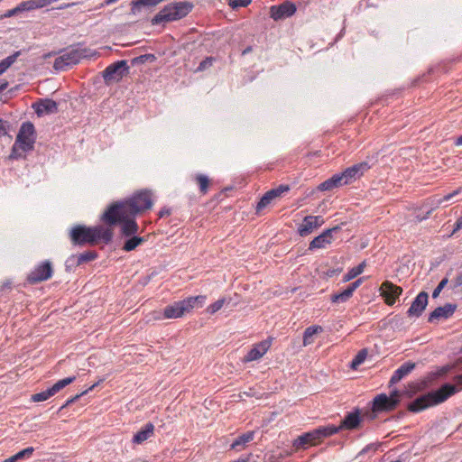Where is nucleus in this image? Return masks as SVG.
Segmentation results:
<instances>
[{"instance_id":"f257e3e1","label":"nucleus","mask_w":462,"mask_h":462,"mask_svg":"<svg viewBox=\"0 0 462 462\" xmlns=\"http://www.w3.org/2000/svg\"><path fill=\"white\" fill-rule=\"evenodd\" d=\"M152 206L151 193L147 190L140 191L128 199L112 204L103 214L102 219L109 226H113L117 219L113 218L111 213L116 209H121V217L125 219L134 217L135 215L150 209Z\"/></svg>"},{"instance_id":"f03ea898","label":"nucleus","mask_w":462,"mask_h":462,"mask_svg":"<svg viewBox=\"0 0 462 462\" xmlns=\"http://www.w3.org/2000/svg\"><path fill=\"white\" fill-rule=\"evenodd\" d=\"M455 384L446 383L439 390L430 392L423 396L417 398L408 406L409 411L418 412L428 407L439 404L445 402L448 397L452 396L462 389V374L454 378Z\"/></svg>"},{"instance_id":"7ed1b4c3","label":"nucleus","mask_w":462,"mask_h":462,"mask_svg":"<svg viewBox=\"0 0 462 462\" xmlns=\"http://www.w3.org/2000/svg\"><path fill=\"white\" fill-rule=\"evenodd\" d=\"M113 229L111 226L102 225L93 227L86 226H76L70 230V239L75 245H83L88 243L95 245L98 241L108 244L113 238Z\"/></svg>"},{"instance_id":"20e7f679","label":"nucleus","mask_w":462,"mask_h":462,"mask_svg":"<svg viewBox=\"0 0 462 462\" xmlns=\"http://www.w3.org/2000/svg\"><path fill=\"white\" fill-rule=\"evenodd\" d=\"M192 9L193 4L188 1L170 3L152 18L151 23L152 25H158L180 20L187 16Z\"/></svg>"},{"instance_id":"39448f33","label":"nucleus","mask_w":462,"mask_h":462,"mask_svg":"<svg viewBox=\"0 0 462 462\" xmlns=\"http://www.w3.org/2000/svg\"><path fill=\"white\" fill-rule=\"evenodd\" d=\"M60 55L57 57L53 63L55 70H66L80 62L83 58L88 56V50L83 48L80 44L70 45L60 51Z\"/></svg>"},{"instance_id":"423d86ee","label":"nucleus","mask_w":462,"mask_h":462,"mask_svg":"<svg viewBox=\"0 0 462 462\" xmlns=\"http://www.w3.org/2000/svg\"><path fill=\"white\" fill-rule=\"evenodd\" d=\"M204 296L191 297L187 300L175 302L173 305L168 306L164 310V317L166 319H178L185 313L189 312L199 300H204Z\"/></svg>"},{"instance_id":"0eeeda50","label":"nucleus","mask_w":462,"mask_h":462,"mask_svg":"<svg viewBox=\"0 0 462 462\" xmlns=\"http://www.w3.org/2000/svg\"><path fill=\"white\" fill-rule=\"evenodd\" d=\"M129 66L126 60H118L107 66L102 72L105 83L106 85L112 82L120 81L123 77L128 73Z\"/></svg>"},{"instance_id":"6e6552de","label":"nucleus","mask_w":462,"mask_h":462,"mask_svg":"<svg viewBox=\"0 0 462 462\" xmlns=\"http://www.w3.org/2000/svg\"><path fill=\"white\" fill-rule=\"evenodd\" d=\"M76 377H68L62 380L58 381L56 383L52 385L50 389L32 394L31 397V400L34 402H44L48 400L50 397L56 394L58 392H60L61 389H63L65 386L69 385V383H73L75 381Z\"/></svg>"},{"instance_id":"1a4fd4ad","label":"nucleus","mask_w":462,"mask_h":462,"mask_svg":"<svg viewBox=\"0 0 462 462\" xmlns=\"http://www.w3.org/2000/svg\"><path fill=\"white\" fill-rule=\"evenodd\" d=\"M52 266L50 261H45L38 265L29 275L28 281L32 284L46 281L51 277Z\"/></svg>"},{"instance_id":"9d476101","label":"nucleus","mask_w":462,"mask_h":462,"mask_svg":"<svg viewBox=\"0 0 462 462\" xmlns=\"http://www.w3.org/2000/svg\"><path fill=\"white\" fill-rule=\"evenodd\" d=\"M379 291L381 296L384 298L385 303L389 306L393 305L396 299L402 292V289L400 286H397L389 281L383 282Z\"/></svg>"},{"instance_id":"9b49d317","label":"nucleus","mask_w":462,"mask_h":462,"mask_svg":"<svg viewBox=\"0 0 462 462\" xmlns=\"http://www.w3.org/2000/svg\"><path fill=\"white\" fill-rule=\"evenodd\" d=\"M36 139L34 125L31 122L22 124L14 144H33Z\"/></svg>"},{"instance_id":"f8f14e48","label":"nucleus","mask_w":462,"mask_h":462,"mask_svg":"<svg viewBox=\"0 0 462 462\" xmlns=\"http://www.w3.org/2000/svg\"><path fill=\"white\" fill-rule=\"evenodd\" d=\"M368 169L369 166L366 162H360L347 168L344 172L338 175L343 185H346L350 183L353 180L360 178Z\"/></svg>"},{"instance_id":"ddd939ff","label":"nucleus","mask_w":462,"mask_h":462,"mask_svg":"<svg viewBox=\"0 0 462 462\" xmlns=\"http://www.w3.org/2000/svg\"><path fill=\"white\" fill-rule=\"evenodd\" d=\"M338 230H340V226H334L332 228H328V229L325 230L322 234H320L319 236L315 237L310 243L309 249L310 250H314V249L326 248L327 245H330L332 240H333L332 234L334 232H337Z\"/></svg>"},{"instance_id":"4468645a","label":"nucleus","mask_w":462,"mask_h":462,"mask_svg":"<svg viewBox=\"0 0 462 462\" xmlns=\"http://www.w3.org/2000/svg\"><path fill=\"white\" fill-rule=\"evenodd\" d=\"M120 211L121 209H116V211L111 213L112 217L117 219L114 225L122 223V233L125 236H130L135 234L138 231V226L134 220V217H125L124 219L121 217Z\"/></svg>"},{"instance_id":"2eb2a0df","label":"nucleus","mask_w":462,"mask_h":462,"mask_svg":"<svg viewBox=\"0 0 462 462\" xmlns=\"http://www.w3.org/2000/svg\"><path fill=\"white\" fill-rule=\"evenodd\" d=\"M290 189L288 185H280L276 189H273L267 191L260 199L256 206V212H260L262 209L266 208L273 200L281 197L284 192H287Z\"/></svg>"},{"instance_id":"dca6fc26","label":"nucleus","mask_w":462,"mask_h":462,"mask_svg":"<svg viewBox=\"0 0 462 462\" xmlns=\"http://www.w3.org/2000/svg\"><path fill=\"white\" fill-rule=\"evenodd\" d=\"M296 12V6L291 2H284L279 5H273L270 9L271 17L277 21L291 16Z\"/></svg>"},{"instance_id":"f3484780","label":"nucleus","mask_w":462,"mask_h":462,"mask_svg":"<svg viewBox=\"0 0 462 462\" xmlns=\"http://www.w3.org/2000/svg\"><path fill=\"white\" fill-rule=\"evenodd\" d=\"M324 220L319 216H307L302 224L299 226L298 232L300 236H306L311 234L316 228L319 227Z\"/></svg>"},{"instance_id":"a211bd4d","label":"nucleus","mask_w":462,"mask_h":462,"mask_svg":"<svg viewBox=\"0 0 462 462\" xmlns=\"http://www.w3.org/2000/svg\"><path fill=\"white\" fill-rule=\"evenodd\" d=\"M271 346V340L266 339L256 345L248 352V354L244 357V362H252L255 360H259L263 355L268 351Z\"/></svg>"},{"instance_id":"6ab92c4d","label":"nucleus","mask_w":462,"mask_h":462,"mask_svg":"<svg viewBox=\"0 0 462 462\" xmlns=\"http://www.w3.org/2000/svg\"><path fill=\"white\" fill-rule=\"evenodd\" d=\"M32 107L34 108L35 113L39 116L51 115L58 112V104L56 101L52 99H42L35 104H33Z\"/></svg>"},{"instance_id":"aec40b11","label":"nucleus","mask_w":462,"mask_h":462,"mask_svg":"<svg viewBox=\"0 0 462 462\" xmlns=\"http://www.w3.org/2000/svg\"><path fill=\"white\" fill-rule=\"evenodd\" d=\"M319 431H310V432H308V433H305L300 437H298L294 441H293V447L295 448L296 450L298 449H305L308 448V446L310 445H316L319 439Z\"/></svg>"},{"instance_id":"412c9836","label":"nucleus","mask_w":462,"mask_h":462,"mask_svg":"<svg viewBox=\"0 0 462 462\" xmlns=\"http://www.w3.org/2000/svg\"><path fill=\"white\" fill-rule=\"evenodd\" d=\"M398 402L397 399L389 398L386 394H379L374 400V411H392Z\"/></svg>"},{"instance_id":"4be33fe9","label":"nucleus","mask_w":462,"mask_h":462,"mask_svg":"<svg viewBox=\"0 0 462 462\" xmlns=\"http://www.w3.org/2000/svg\"><path fill=\"white\" fill-rule=\"evenodd\" d=\"M427 304L428 293L425 291H421L411 303V306L408 310V315L419 317L425 310Z\"/></svg>"},{"instance_id":"5701e85b","label":"nucleus","mask_w":462,"mask_h":462,"mask_svg":"<svg viewBox=\"0 0 462 462\" xmlns=\"http://www.w3.org/2000/svg\"><path fill=\"white\" fill-rule=\"evenodd\" d=\"M457 306L454 304L448 303L442 307H438L435 309L429 317V321L432 322L435 319H439L441 318H448L450 317L456 310Z\"/></svg>"},{"instance_id":"b1692460","label":"nucleus","mask_w":462,"mask_h":462,"mask_svg":"<svg viewBox=\"0 0 462 462\" xmlns=\"http://www.w3.org/2000/svg\"><path fill=\"white\" fill-rule=\"evenodd\" d=\"M254 431H247L238 436L231 444L230 449L236 451H241L245 449L247 447L248 443L254 440Z\"/></svg>"},{"instance_id":"393cba45","label":"nucleus","mask_w":462,"mask_h":462,"mask_svg":"<svg viewBox=\"0 0 462 462\" xmlns=\"http://www.w3.org/2000/svg\"><path fill=\"white\" fill-rule=\"evenodd\" d=\"M415 363L408 362L398 368L390 380V385L395 384L400 382L404 376L409 374L414 368Z\"/></svg>"},{"instance_id":"a878e982","label":"nucleus","mask_w":462,"mask_h":462,"mask_svg":"<svg viewBox=\"0 0 462 462\" xmlns=\"http://www.w3.org/2000/svg\"><path fill=\"white\" fill-rule=\"evenodd\" d=\"M360 423V416L358 411L353 413H348L346 418L341 421L340 430L347 429L353 430L358 427Z\"/></svg>"},{"instance_id":"bb28decb","label":"nucleus","mask_w":462,"mask_h":462,"mask_svg":"<svg viewBox=\"0 0 462 462\" xmlns=\"http://www.w3.org/2000/svg\"><path fill=\"white\" fill-rule=\"evenodd\" d=\"M154 427L152 423H148L145 427L138 431L133 439L134 443L141 444L148 439L153 433Z\"/></svg>"},{"instance_id":"cd10ccee","label":"nucleus","mask_w":462,"mask_h":462,"mask_svg":"<svg viewBox=\"0 0 462 462\" xmlns=\"http://www.w3.org/2000/svg\"><path fill=\"white\" fill-rule=\"evenodd\" d=\"M343 183L338 174L334 175L332 178L325 180L318 186V189L320 191L331 190L334 188L342 186Z\"/></svg>"},{"instance_id":"c85d7f7f","label":"nucleus","mask_w":462,"mask_h":462,"mask_svg":"<svg viewBox=\"0 0 462 462\" xmlns=\"http://www.w3.org/2000/svg\"><path fill=\"white\" fill-rule=\"evenodd\" d=\"M457 193L458 190H456L453 193L448 194L439 199H429L422 204V207L430 206V208H433L434 210L435 208H439L444 201H448Z\"/></svg>"},{"instance_id":"c756f323","label":"nucleus","mask_w":462,"mask_h":462,"mask_svg":"<svg viewBox=\"0 0 462 462\" xmlns=\"http://www.w3.org/2000/svg\"><path fill=\"white\" fill-rule=\"evenodd\" d=\"M21 55V51H15L14 54L6 57L5 59L0 61V75L5 72L17 60V58Z\"/></svg>"},{"instance_id":"7c9ffc66","label":"nucleus","mask_w":462,"mask_h":462,"mask_svg":"<svg viewBox=\"0 0 462 462\" xmlns=\"http://www.w3.org/2000/svg\"><path fill=\"white\" fill-rule=\"evenodd\" d=\"M322 328L320 326L310 327L306 328L303 336V345L308 346L313 342V336L321 332Z\"/></svg>"},{"instance_id":"2f4dec72","label":"nucleus","mask_w":462,"mask_h":462,"mask_svg":"<svg viewBox=\"0 0 462 462\" xmlns=\"http://www.w3.org/2000/svg\"><path fill=\"white\" fill-rule=\"evenodd\" d=\"M366 266L365 261L362 262L360 264H358L356 267L352 268L348 271V273L344 276L343 281L345 282L351 281L352 279L356 278L359 274H361L365 267Z\"/></svg>"},{"instance_id":"473e14b6","label":"nucleus","mask_w":462,"mask_h":462,"mask_svg":"<svg viewBox=\"0 0 462 462\" xmlns=\"http://www.w3.org/2000/svg\"><path fill=\"white\" fill-rule=\"evenodd\" d=\"M367 355L368 350L366 348L361 349L351 362L350 367L353 370L357 369V367L365 362V358L367 357Z\"/></svg>"},{"instance_id":"72a5a7b5","label":"nucleus","mask_w":462,"mask_h":462,"mask_svg":"<svg viewBox=\"0 0 462 462\" xmlns=\"http://www.w3.org/2000/svg\"><path fill=\"white\" fill-rule=\"evenodd\" d=\"M33 146H13L12 152L9 155V159H18L23 156V154L31 151Z\"/></svg>"},{"instance_id":"f704fd0d","label":"nucleus","mask_w":462,"mask_h":462,"mask_svg":"<svg viewBox=\"0 0 462 462\" xmlns=\"http://www.w3.org/2000/svg\"><path fill=\"white\" fill-rule=\"evenodd\" d=\"M340 430V428L339 426L338 427H335V426H328V427H325V428H320V429H317L315 430V431H319V439L320 440L322 438H326V437H328V436H331L333 434H336L337 433L338 431Z\"/></svg>"},{"instance_id":"c9c22d12","label":"nucleus","mask_w":462,"mask_h":462,"mask_svg":"<svg viewBox=\"0 0 462 462\" xmlns=\"http://www.w3.org/2000/svg\"><path fill=\"white\" fill-rule=\"evenodd\" d=\"M144 239L143 237L134 236L125 243L123 249L127 252L132 251L135 249L139 245H141Z\"/></svg>"},{"instance_id":"e433bc0d","label":"nucleus","mask_w":462,"mask_h":462,"mask_svg":"<svg viewBox=\"0 0 462 462\" xmlns=\"http://www.w3.org/2000/svg\"><path fill=\"white\" fill-rule=\"evenodd\" d=\"M353 293L347 288L340 293L331 295V300L333 302H346L352 297Z\"/></svg>"},{"instance_id":"4c0bfd02","label":"nucleus","mask_w":462,"mask_h":462,"mask_svg":"<svg viewBox=\"0 0 462 462\" xmlns=\"http://www.w3.org/2000/svg\"><path fill=\"white\" fill-rule=\"evenodd\" d=\"M196 180L199 185V189L202 193H206L209 185V179L203 174H199L196 176Z\"/></svg>"},{"instance_id":"58836bf2","label":"nucleus","mask_w":462,"mask_h":462,"mask_svg":"<svg viewBox=\"0 0 462 462\" xmlns=\"http://www.w3.org/2000/svg\"><path fill=\"white\" fill-rule=\"evenodd\" d=\"M97 256V253L93 252V251H88V252L80 254L78 257V264L79 265L83 263L92 261V260L96 259Z\"/></svg>"},{"instance_id":"ea45409f","label":"nucleus","mask_w":462,"mask_h":462,"mask_svg":"<svg viewBox=\"0 0 462 462\" xmlns=\"http://www.w3.org/2000/svg\"><path fill=\"white\" fill-rule=\"evenodd\" d=\"M33 451H34V448L32 447H29V448H26L19 451L18 453L14 455L13 457L14 458L15 462H17L20 459H23L26 457H30L33 453Z\"/></svg>"},{"instance_id":"a19ab883","label":"nucleus","mask_w":462,"mask_h":462,"mask_svg":"<svg viewBox=\"0 0 462 462\" xmlns=\"http://www.w3.org/2000/svg\"><path fill=\"white\" fill-rule=\"evenodd\" d=\"M103 381V379H100L97 383H94L92 386H90L88 390L82 392L80 394H77L76 396L69 399L66 403L61 407V409L69 406V404L73 403L74 402H76L79 397H81L82 395L86 394L88 391H91L93 390L99 383H101Z\"/></svg>"},{"instance_id":"79ce46f5","label":"nucleus","mask_w":462,"mask_h":462,"mask_svg":"<svg viewBox=\"0 0 462 462\" xmlns=\"http://www.w3.org/2000/svg\"><path fill=\"white\" fill-rule=\"evenodd\" d=\"M225 299L218 300L215 301L213 304L209 305L207 309V311L210 314H214L223 307Z\"/></svg>"},{"instance_id":"37998d69","label":"nucleus","mask_w":462,"mask_h":462,"mask_svg":"<svg viewBox=\"0 0 462 462\" xmlns=\"http://www.w3.org/2000/svg\"><path fill=\"white\" fill-rule=\"evenodd\" d=\"M215 59L213 57H207L205 60H203L198 69H197V71H203L207 69H208L209 67H211L213 65V62H214Z\"/></svg>"},{"instance_id":"c03bdc74","label":"nucleus","mask_w":462,"mask_h":462,"mask_svg":"<svg viewBox=\"0 0 462 462\" xmlns=\"http://www.w3.org/2000/svg\"><path fill=\"white\" fill-rule=\"evenodd\" d=\"M19 7H20L21 12L31 11V10L37 9V5H35L34 0H29V1L22 2L19 5Z\"/></svg>"},{"instance_id":"a18cd8bd","label":"nucleus","mask_w":462,"mask_h":462,"mask_svg":"<svg viewBox=\"0 0 462 462\" xmlns=\"http://www.w3.org/2000/svg\"><path fill=\"white\" fill-rule=\"evenodd\" d=\"M252 0H233L229 5L236 9L239 7H246L251 4Z\"/></svg>"},{"instance_id":"49530a36","label":"nucleus","mask_w":462,"mask_h":462,"mask_svg":"<svg viewBox=\"0 0 462 462\" xmlns=\"http://www.w3.org/2000/svg\"><path fill=\"white\" fill-rule=\"evenodd\" d=\"M448 282V278L442 279L441 282L439 283V285L433 291L432 297L437 298L439 295L442 289L447 285Z\"/></svg>"},{"instance_id":"de8ad7c7","label":"nucleus","mask_w":462,"mask_h":462,"mask_svg":"<svg viewBox=\"0 0 462 462\" xmlns=\"http://www.w3.org/2000/svg\"><path fill=\"white\" fill-rule=\"evenodd\" d=\"M462 285V272L459 273L452 281H451V288L453 290L460 287Z\"/></svg>"},{"instance_id":"09e8293b","label":"nucleus","mask_w":462,"mask_h":462,"mask_svg":"<svg viewBox=\"0 0 462 462\" xmlns=\"http://www.w3.org/2000/svg\"><path fill=\"white\" fill-rule=\"evenodd\" d=\"M9 124L7 121L0 119V136L6 135Z\"/></svg>"},{"instance_id":"8fccbe9b","label":"nucleus","mask_w":462,"mask_h":462,"mask_svg":"<svg viewBox=\"0 0 462 462\" xmlns=\"http://www.w3.org/2000/svg\"><path fill=\"white\" fill-rule=\"evenodd\" d=\"M290 453H286L285 456H289ZM284 457L283 454L280 453L279 455H275V454H272L270 455L269 457V460L271 462H278L281 458H282Z\"/></svg>"},{"instance_id":"3c124183","label":"nucleus","mask_w":462,"mask_h":462,"mask_svg":"<svg viewBox=\"0 0 462 462\" xmlns=\"http://www.w3.org/2000/svg\"><path fill=\"white\" fill-rule=\"evenodd\" d=\"M432 211H433V208H430V209L426 212L425 216H422V217H421V215H417V216L415 217V218H416V220H417L418 222H421V221H423V220L427 219V218L430 217V215L432 213Z\"/></svg>"},{"instance_id":"603ef678","label":"nucleus","mask_w":462,"mask_h":462,"mask_svg":"<svg viewBox=\"0 0 462 462\" xmlns=\"http://www.w3.org/2000/svg\"><path fill=\"white\" fill-rule=\"evenodd\" d=\"M362 282V279H358L356 280V282H354L353 283H351L347 289L350 290V291L353 293L356 288H358V286L361 284Z\"/></svg>"},{"instance_id":"864d4df0","label":"nucleus","mask_w":462,"mask_h":462,"mask_svg":"<svg viewBox=\"0 0 462 462\" xmlns=\"http://www.w3.org/2000/svg\"><path fill=\"white\" fill-rule=\"evenodd\" d=\"M37 8H42L50 5V0H34Z\"/></svg>"},{"instance_id":"5fc2aeb1","label":"nucleus","mask_w":462,"mask_h":462,"mask_svg":"<svg viewBox=\"0 0 462 462\" xmlns=\"http://www.w3.org/2000/svg\"><path fill=\"white\" fill-rule=\"evenodd\" d=\"M256 395V392L254 390V389H249L248 392H244L242 393L239 394V398H244V396H246V397H252V396H255Z\"/></svg>"},{"instance_id":"6e6d98bb","label":"nucleus","mask_w":462,"mask_h":462,"mask_svg":"<svg viewBox=\"0 0 462 462\" xmlns=\"http://www.w3.org/2000/svg\"><path fill=\"white\" fill-rule=\"evenodd\" d=\"M461 228H462V217L457 220V222L455 224V228L449 236H453L456 232H457Z\"/></svg>"},{"instance_id":"4d7b16f0","label":"nucleus","mask_w":462,"mask_h":462,"mask_svg":"<svg viewBox=\"0 0 462 462\" xmlns=\"http://www.w3.org/2000/svg\"><path fill=\"white\" fill-rule=\"evenodd\" d=\"M21 12L19 5H17L15 8L9 10L6 14V17H11L15 15L17 13Z\"/></svg>"},{"instance_id":"13d9d810","label":"nucleus","mask_w":462,"mask_h":462,"mask_svg":"<svg viewBox=\"0 0 462 462\" xmlns=\"http://www.w3.org/2000/svg\"><path fill=\"white\" fill-rule=\"evenodd\" d=\"M454 144H462V134L459 136H454L449 139Z\"/></svg>"},{"instance_id":"bf43d9fd","label":"nucleus","mask_w":462,"mask_h":462,"mask_svg":"<svg viewBox=\"0 0 462 462\" xmlns=\"http://www.w3.org/2000/svg\"><path fill=\"white\" fill-rule=\"evenodd\" d=\"M150 58L153 59L154 56L152 54L141 55L138 58H136L135 60H140V61H144Z\"/></svg>"},{"instance_id":"052dcab7","label":"nucleus","mask_w":462,"mask_h":462,"mask_svg":"<svg viewBox=\"0 0 462 462\" xmlns=\"http://www.w3.org/2000/svg\"><path fill=\"white\" fill-rule=\"evenodd\" d=\"M77 5V3L62 4L61 5H60V6L58 7V9L62 10V9L69 8V7L74 6V5Z\"/></svg>"},{"instance_id":"680f3d73","label":"nucleus","mask_w":462,"mask_h":462,"mask_svg":"<svg viewBox=\"0 0 462 462\" xmlns=\"http://www.w3.org/2000/svg\"><path fill=\"white\" fill-rule=\"evenodd\" d=\"M118 0H105L101 5H100V7H104V6H107V5H110L112 4H115L116 2H117Z\"/></svg>"},{"instance_id":"e2e57ef3","label":"nucleus","mask_w":462,"mask_h":462,"mask_svg":"<svg viewBox=\"0 0 462 462\" xmlns=\"http://www.w3.org/2000/svg\"><path fill=\"white\" fill-rule=\"evenodd\" d=\"M399 396H400V393L398 391H393L389 398L398 400Z\"/></svg>"},{"instance_id":"0e129e2a","label":"nucleus","mask_w":462,"mask_h":462,"mask_svg":"<svg viewBox=\"0 0 462 462\" xmlns=\"http://www.w3.org/2000/svg\"><path fill=\"white\" fill-rule=\"evenodd\" d=\"M8 86L7 81H5L4 83L0 84V93L4 91Z\"/></svg>"},{"instance_id":"69168bd1","label":"nucleus","mask_w":462,"mask_h":462,"mask_svg":"<svg viewBox=\"0 0 462 462\" xmlns=\"http://www.w3.org/2000/svg\"><path fill=\"white\" fill-rule=\"evenodd\" d=\"M169 214H170L169 210H162V211H160L159 216H160V217H162L163 216L169 215Z\"/></svg>"},{"instance_id":"338daca9","label":"nucleus","mask_w":462,"mask_h":462,"mask_svg":"<svg viewBox=\"0 0 462 462\" xmlns=\"http://www.w3.org/2000/svg\"><path fill=\"white\" fill-rule=\"evenodd\" d=\"M3 462H15V460H14V457H13V456H12V457H8V458L5 459Z\"/></svg>"},{"instance_id":"774afa93","label":"nucleus","mask_w":462,"mask_h":462,"mask_svg":"<svg viewBox=\"0 0 462 462\" xmlns=\"http://www.w3.org/2000/svg\"><path fill=\"white\" fill-rule=\"evenodd\" d=\"M252 51V47H247L245 50L243 51V54H246Z\"/></svg>"}]
</instances>
